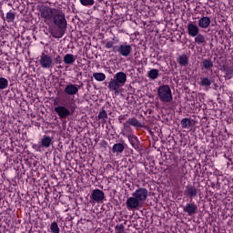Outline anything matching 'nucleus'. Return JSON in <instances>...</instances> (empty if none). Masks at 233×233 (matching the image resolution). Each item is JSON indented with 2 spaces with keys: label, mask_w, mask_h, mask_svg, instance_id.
Returning <instances> with one entry per match:
<instances>
[{
  "label": "nucleus",
  "mask_w": 233,
  "mask_h": 233,
  "mask_svg": "<svg viewBox=\"0 0 233 233\" xmlns=\"http://www.w3.org/2000/svg\"><path fill=\"white\" fill-rule=\"evenodd\" d=\"M116 233H125V226L123 224L117 225L115 228Z\"/></svg>",
  "instance_id": "nucleus-33"
},
{
  "label": "nucleus",
  "mask_w": 233,
  "mask_h": 233,
  "mask_svg": "<svg viewBox=\"0 0 233 233\" xmlns=\"http://www.w3.org/2000/svg\"><path fill=\"white\" fill-rule=\"evenodd\" d=\"M52 23L58 26V28L66 29V18L65 17V13L61 11V9H58L57 13L52 20Z\"/></svg>",
  "instance_id": "nucleus-6"
},
{
  "label": "nucleus",
  "mask_w": 233,
  "mask_h": 233,
  "mask_svg": "<svg viewBox=\"0 0 233 233\" xmlns=\"http://www.w3.org/2000/svg\"><path fill=\"white\" fill-rule=\"evenodd\" d=\"M183 210L187 216H194V214H198V205L194 202L188 203L183 207Z\"/></svg>",
  "instance_id": "nucleus-10"
},
{
  "label": "nucleus",
  "mask_w": 233,
  "mask_h": 233,
  "mask_svg": "<svg viewBox=\"0 0 233 233\" xmlns=\"http://www.w3.org/2000/svg\"><path fill=\"white\" fill-rule=\"evenodd\" d=\"M128 140L133 148H136V150L139 148V139H137V137L131 135L128 137Z\"/></svg>",
  "instance_id": "nucleus-19"
},
{
  "label": "nucleus",
  "mask_w": 233,
  "mask_h": 233,
  "mask_svg": "<svg viewBox=\"0 0 233 233\" xmlns=\"http://www.w3.org/2000/svg\"><path fill=\"white\" fill-rule=\"evenodd\" d=\"M93 77H95L96 81H105V79H106V76L104 73H94Z\"/></svg>",
  "instance_id": "nucleus-26"
},
{
  "label": "nucleus",
  "mask_w": 233,
  "mask_h": 233,
  "mask_svg": "<svg viewBox=\"0 0 233 233\" xmlns=\"http://www.w3.org/2000/svg\"><path fill=\"white\" fill-rule=\"evenodd\" d=\"M226 74H230V71L229 70H226Z\"/></svg>",
  "instance_id": "nucleus-38"
},
{
  "label": "nucleus",
  "mask_w": 233,
  "mask_h": 233,
  "mask_svg": "<svg viewBox=\"0 0 233 233\" xmlns=\"http://www.w3.org/2000/svg\"><path fill=\"white\" fill-rule=\"evenodd\" d=\"M58 8H52L44 6L40 9L41 17L44 19L46 25H52V21L58 12Z\"/></svg>",
  "instance_id": "nucleus-5"
},
{
  "label": "nucleus",
  "mask_w": 233,
  "mask_h": 233,
  "mask_svg": "<svg viewBox=\"0 0 233 233\" xmlns=\"http://www.w3.org/2000/svg\"><path fill=\"white\" fill-rule=\"evenodd\" d=\"M54 143V140H52V137L45 135L43 138L41 139L40 145L38 146V151L41 152V148H50V145Z\"/></svg>",
  "instance_id": "nucleus-11"
},
{
  "label": "nucleus",
  "mask_w": 233,
  "mask_h": 233,
  "mask_svg": "<svg viewBox=\"0 0 233 233\" xmlns=\"http://www.w3.org/2000/svg\"><path fill=\"white\" fill-rule=\"evenodd\" d=\"M212 83H214V80H212V78L200 77L198 85H200V86H205V88H210V85H212Z\"/></svg>",
  "instance_id": "nucleus-18"
},
{
  "label": "nucleus",
  "mask_w": 233,
  "mask_h": 233,
  "mask_svg": "<svg viewBox=\"0 0 233 233\" xmlns=\"http://www.w3.org/2000/svg\"><path fill=\"white\" fill-rule=\"evenodd\" d=\"M147 198L148 189L139 187L132 194V197L127 198L126 202L127 210H137V208H141V207L146 203Z\"/></svg>",
  "instance_id": "nucleus-1"
},
{
  "label": "nucleus",
  "mask_w": 233,
  "mask_h": 233,
  "mask_svg": "<svg viewBox=\"0 0 233 233\" xmlns=\"http://www.w3.org/2000/svg\"><path fill=\"white\" fill-rule=\"evenodd\" d=\"M15 19V15L12 12H9L6 14V21L7 23H14V20Z\"/></svg>",
  "instance_id": "nucleus-29"
},
{
  "label": "nucleus",
  "mask_w": 233,
  "mask_h": 233,
  "mask_svg": "<svg viewBox=\"0 0 233 233\" xmlns=\"http://www.w3.org/2000/svg\"><path fill=\"white\" fill-rule=\"evenodd\" d=\"M199 28L207 29L210 26V17L203 16L198 20Z\"/></svg>",
  "instance_id": "nucleus-17"
},
{
  "label": "nucleus",
  "mask_w": 233,
  "mask_h": 233,
  "mask_svg": "<svg viewBox=\"0 0 233 233\" xmlns=\"http://www.w3.org/2000/svg\"><path fill=\"white\" fill-rule=\"evenodd\" d=\"M51 232L59 233V226L57 225V222H53L51 224Z\"/></svg>",
  "instance_id": "nucleus-30"
},
{
  "label": "nucleus",
  "mask_w": 233,
  "mask_h": 233,
  "mask_svg": "<svg viewBox=\"0 0 233 233\" xmlns=\"http://www.w3.org/2000/svg\"><path fill=\"white\" fill-rule=\"evenodd\" d=\"M187 28V34L190 35V37H196V35L199 34V26H198V25L194 24L193 22H189Z\"/></svg>",
  "instance_id": "nucleus-12"
},
{
  "label": "nucleus",
  "mask_w": 233,
  "mask_h": 233,
  "mask_svg": "<svg viewBox=\"0 0 233 233\" xmlns=\"http://www.w3.org/2000/svg\"><path fill=\"white\" fill-rule=\"evenodd\" d=\"M116 52H118L120 56H123V57H128V56L132 54V46L127 45V42H125L116 47Z\"/></svg>",
  "instance_id": "nucleus-8"
},
{
  "label": "nucleus",
  "mask_w": 233,
  "mask_h": 233,
  "mask_svg": "<svg viewBox=\"0 0 233 233\" xmlns=\"http://www.w3.org/2000/svg\"><path fill=\"white\" fill-rule=\"evenodd\" d=\"M64 63L66 65H74L76 63V56L72 54H66L64 56Z\"/></svg>",
  "instance_id": "nucleus-21"
},
{
  "label": "nucleus",
  "mask_w": 233,
  "mask_h": 233,
  "mask_svg": "<svg viewBox=\"0 0 233 233\" xmlns=\"http://www.w3.org/2000/svg\"><path fill=\"white\" fill-rule=\"evenodd\" d=\"M184 194L185 196L192 199V198H198V189L196 188V187L188 185L187 187H186Z\"/></svg>",
  "instance_id": "nucleus-13"
},
{
  "label": "nucleus",
  "mask_w": 233,
  "mask_h": 233,
  "mask_svg": "<svg viewBox=\"0 0 233 233\" xmlns=\"http://www.w3.org/2000/svg\"><path fill=\"white\" fill-rule=\"evenodd\" d=\"M83 6H92L94 5V0H80Z\"/></svg>",
  "instance_id": "nucleus-31"
},
{
  "label": "nucleus",
  "mask_w": 233,
  "mask_h": 233,
  "mask_svg": "<svg viewBox=\"0 0 233 233\" xmlns=\"http://www.w3.org/2000/svg\"><path fill=\"white\" fill-rule=\"evenodd\" d=\"M66 32V29L58 27L56 29H52L50 34H51L52 37H54L55 39H61V37H63V35H65Z\"/></svg>",
  "instance_id": "nucleus-16"
},
{
  "label": "nucleus",
  "mask_w": 233,
  "mask_h": 233,
  "mask_svg": "<svg viewBox=\"0 0 233 233\" xmlns=\"http://www.w3.org/2000/svg\"><path fill=\"white\" fill-rule=\"evenodd\" d=\"M98 119H108V114L106 113V111H100L98 114Z\"/></svg>",
  "instance_id": "nucleus-32"
},
{
  "label": "nucleus",
  "mask_w": 233,
  "mask_h": 233,
  "mask_svg": "<svg viewBox=\"0 0 233 233\" xmlns=\"http://www.w3.org/2000/svg\"><path fill=\"white\" fill-rule=\"evenodd\" d=\"M8 88V80L5 77H0V90H5Z\"/></svg>",
  "instance_id": "nucleus-27"
},
{
  "label": "nucleus",
  "mask_w": 233,
  "mask_h": 233,
  "mask_svg": "<svg viewBox=\"0 0 233 233\" xmlns=\"http://www.w3.org/2000/svg\"><path fill=\"white\" fill-rule=\"evenodd\" d=\"M127 117H128V115H123L118 116L119 123H122V121L127 120Z\"/></svg>",
  "instance_id": "nucleus-35"
},
{
  "label": "nucleus",
  "mask_w": 233,
  "mask_h": 233,
  "mask_svg": "<svg viewBox=\"0 0 233 233\" xmlns=\"http://www.w3.org/2000/svg\"><path fill=\"white\" fill-rule=\"evenodd\" d=\"M125 85H127V74L125 72H118L110 79L107 88L115 94H120L121 88Z\"/></svg>",
  "instance_id": "nucleus-2"
},
{
  "label": "nucleus",
  "mask_w": 233,
  "mask_h": 233,
  "mask_svg": "<svg viewBox=\"0 0 233 233\" xmlns=\"http://www.w3.org/2000/svg\"><path fill=\"white\" fill-rule=\"evenodd\" d=\"M62 61H63V60H62V58H61V56L56 55V56H54V63H55L56 65H61Z\"/></svg>",
  "instance_id": "nucleus-34"
},
{
  "label": "nucleus",
  "mask_w": 233,
  "mask_h": 233,
  "mask_svg": "<svg viewBox=\"0 0 233 233\" xmlns=\"http://www.w3.org/2000/svg\"><path fill=\"white\" fill-rule=\"evenodd\" d=\"M130 125L131 127H136L137 128H141L143 127V124L137 120L136 117H131L129 118L125 124H124V128L126 130H130Z\"/></svg>",
  "instance_id": "nucleus-9"
},
{
  "label": "nucleus",
  "mask_w": 233,
  "mask_h": 233,
  "mask_svg": "<svg viewBox=\"0 0 233 233\" xmlns=\"http://www.w3.org/2000/svg\"><path fill=\"white\" fill-rule=\"evenodd\" d=\"M124 150H125V145L121 143H116L112 147L113 154H122Z\"/></svg>",
  "instance_id": "nucleus-20"
},
{
  "label": "nucleus",
  "mask_w": 233,
  "mask_h": 233,
  "mask_svg": "<svg viewBox=\"0 0 233 233\" xmlns=\"http://www.w3.org/2000/svg\"><path fill=\"white\" fill-rule=\"evenodd\" d=\"M100 120H101V123H102L103 125L106 124V118H102V119H100Z\"/></svg>",
  "instance_id": "nucleus-37"
},
{
  "label": "nucleus",
  "mask_w": 233,
  "mask_h": 233,
  "mask_svg": "<svg viewBox=\"0 0 233 233\" xmlns=\"http://www.w3.org/2000/svg\"><path fill=\"white\" fill-rule=\"evenodd\" d=\"M64 92L67 96H76V94H77V92H79V88L74 84H69V85L66 86Z\"/></svg>",
  "instance_id": "nucleus-15"
},
{
  "label": "nucleus",
  "mask_w": 233,
  "mask_h": 233,
  "mask_svg": "<svg viewBox=\"0 0 233 233\" xmlns=\"http://www.w3.org/2000/svg\"><path fill=\"white\" fill-rule=\"evenodd\" d=\"M91 198L94 201L99 203V201H103V199H105V192L100 189H94L91 194Z\"/></svg>",
  "instance_id": "nucleus-14"
},
{
  "label": "nucleus",
  "mask_w": 233,
  "mask_h": 233,
  "mask_svg": "<svg viewBox=\"0 0 233 233\" xmlns=\"http://www.w3.org/2000/svg\"><path fill=\"white\" fill-rule=\"evenodd\" d=\"M202 66L206 70H210L214 66V63H212V60L205 59L202 61Z\"/></svg>",
  "instance_id": "nucleus-24"
},
{
  "label": "nucleus",
  "mask_w": 233,
  "mask_h": 233,
  "mask_svg": "<svg viewBox=\"0 0 233 233\" xmlns=\"http://www.w3.org/2000/svg\"><path fill=\"white\" fill-rule=\"evenodd\" d=\"M39 64L42 68H52L54 66V60L52 56L43 53L40 56Z\"/></svg>",
  "instance_id": "nucleus-7"
},
{
  "label": "nucleus",
  "mask_w": 233,
  "mask_h": 233,
  "mask_svg": "<svg viewBox=\"0 0 233 233\" xmlns=\"http://www.w3.org/2000/svg\"><path fill=\"white\" fill-rule=\"evenodd\" d=\"M60 105L55 107V112H56L60 119H66L76 110V103H68L65 98L60 99Z\"/></svg>",
  "instance_id": "nucleus-3"
},
{
  "label": "nucleus",
  "mask_w": 233,
  "mask_h": 233,
  "mask_svg": "<svg viewBox=\"0 0 233 233\" xmlns=\"http://www.w3.org/2000/svg\"><path fill=\"white\" fill-rule=\"evenodd\" d=\"M182 128H190L192 127V121L188 118H183L180 122Z\"/></svg>",
  "instance_id": "nucleus-25"
},
{
  "label": "nucleus",
  "mask_w": 233,
  "mask_h": 233,
  "mask_svg": "<svg viewBox=\"0 0 233 233\" xmlns=\"http://www.w3.org/2000/svg\"><path fill=\"white\" fill-rule=\"evenodd\" d=\"M147 77H149V79H153V80L157 79L159 77V70L158 69H151L147 73Z\"/></svg>",
  "instance_id": "nucleus-23"
},
{
  "label": "nucleus",
  "mask_w": 233,
  "mask_h": 233,
  "mask_svg": "<svg viewBox=\"0 0 233 233\" xmlns=\"http://www.w3.org/2000/svg\"><path fill=\"white\" fill-rule=\"evenodd\" d=\"M177 63L180 66H187L188 65V56L182 55L177 58Z\"/></svg>",
  "instance_id": "nucleus-22"
},
{
  "label": "nucleus",
  "mask_w": 233,
  "mask_h": 233,
  "mask_svg": "<svg viewBox=\"0 0 233 233\" xmlns=\"http://www.w3.org/2000/svg\"><path fill=\"white\" fill-rule=\"evenodd\" d=\"M195 42L198 43V45H203L205 43V36L201 34H198V35L195 36Z\"/></svg>",
  "instance_id": "nucleus-28"
},
{
  "label": "nucleus",
  "mask_w": 233,
  "mask_h": 233,
  "mask_svg": "<svg viewBox=\"0 0 233 233\" xmlns=\"http://www.w3.org/2000/svg\"><path fill=\"white\" fill-rule=\"evenodd\" d=\"M106 48H114V42L112 41L106 42Z\"/></svg>",
  "instance_id": "nucleus-36"
},
{
  "label": "nucleus",
  "mask_w": 233,
  "mask_h": 233,
  "mask_svg": "<svg viewBox=\"0 0 233 233\" xmlns=\"http://www.w3.org/2000/svg\"><path fill=\"white\" fill-rule=\"evenodd\" d=\"M158 99L162 103H172L174 96H172V89H170V86L162 85L157 89Z\"/></svg>",
  "instance_id": "nucleus-4"
}]
</instances>
